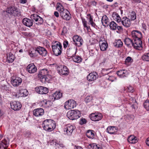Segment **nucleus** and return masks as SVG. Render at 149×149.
Wrapping results in <instances>:
<instances>
[{
	"label": "nucleus",
	"instance_id": "39448f33",
	"mask_svg": "<svg viewBox=\"0 0 149 149\" xmlns=\"http://www.w3.org/2000/svg\"><path fill=\"white\" fill-rule=\"evenodd\" d=\"M80 112L78 110H71L67 113V117L70 120L77 119L80 117Z\"/></svg>",
	"mask_w": 149,
	"mask_h": 149
},
{
	"label": "nucleus",
	"instance_id": "1a4fd4ad",
	"mask_svg": "<svg viewBox=\"0 0 149 149\" xmlns=\"http://www.w3.org/2000/svg\"><path fill=\"white\" fill-rule=\"evenodd\" d=\"M89 117L92 120L97 121L101 120L103 117V116L101 113L97 112L91 113Z\"/></svg>",
	"mask_w": 149,
	"mask_h": 149
},
{
	"label": "nucleus",
	"instance_id": "412c9836",
	"mask_svg": "<svg viewBox=\"0 0 149 149\" xmlns=\"http://www.w3.org/2000/svg\"><path fill=\"white\" fill-rule=\"evenodd\" d=\"M77 48H73L68 49L66 52L68 56L72 57L76 54L77 52Z\"/></svg>",
	"mask_w": 149,
	"mask_h": 149
},
{
	"label": "nucleus",
	"instance_id": "6e6d98bb",
	"mask_svg": "<svg viewBox=\"0 0 149 149\" xmlns=\"http://www.w3.org/2000/svg\"><path fill=\"white\" fill-rule=\"evenodd\" d=\"M131 58L130 56L127 57L125 60V63H129L131 62Z\"/></svg>",
	"mask_w": 149,
	"mask_h": 149
},
{
	"label": "nucleus",
	"instance_id": "49530a36",
	"mask_svg": "<svg viewBox=\"0 0 149 149\" xmlns=\"http://www.w3.org/2000/svg\"><path fill=\"white\" fill-rule=\"evenodd\" d=\"M145 108L147 111H149V100H146L143 104Z\"/></svg>",
	"mask_w": 149,
	"mask_h": 149
},
{
	"label": "nucleus",
	"instance_id": "4468645a",
	"mask_svg": "<svg viewBox=\"0 0 149 149\" xmlns=\"http://www.w3.org/2000/svg\"><path fill=\"white\" fill-rule=\"evenodd\" d=\"M141 38H134V42H133V47L136 49H139L141 47L142 42L141 39Z\"/></svg>",
	"mask_w": 149,
	"mask_h": 149
},
{
	"label": "nucleus",
	"instance_id": "37998d69",
	"mask_svg": "<svg viewBox=\"0 0 149 149\" xmlns=\"http://www.w3.org/2000/svg\"><path fill=\"white\" fill-rule=\"evenodd\" d=\"M117 24L114 21H112L110 22L109 26L110 29L113 30H115L117 29Z\"/></svg>",
	"mask_w": 149,
	"mask_h": 149
},
{
	"label": "nucleus",
	"instance_id": "5701e85b",
	"mask_svg": "<svg viewBox=\"0 0 149 149\" xmlns=\"http://www.w3.org/2000/svg\"><path fill=\"white\" fill-rule=\"evenodd\" d=\"M37 47L30 49L29 52V54L31 57H35L38 54Z\"/></svg>",
	"mask_w": 149,
	"mask_h": 149
},
{
	"label": "nucleus",
	"instance_id": "bf43d9fd",
	"mask_svg": "<svg viewBox=\"0 0 149 149\" xmlns=\"http://www.w3.org/2000/svg\"><path fill=\"white\" fill-rule=\"evenodd\" d=\"M117 27V29L118 31H122L123 30V29L121 26H118V25H117V27Z\"/></svg>",
	"mask_w": 149,
	"mask_h": 149
},
{
	"label": "nucleus",
	"instance_id": "393cba45",
	"mask_svg": "<svg viewBox=\"0 0 149 149\" xmlns=\"http://www.w3.org/2000/svg\"><path fill=\"white\" fill-rule=\"evenodd\" d=\"M33 113L36 116H41L43 115L44 111L42 108H38L34 109L33 111Z\"/></svg>",
	"mask_w": 149,
	"mask_h": 149
},
{
	"label": "nucleus",
	"instance_id": "a878e982",
	"mask_svg": "<svg viewBox=\"0 0 149 149\" xmlns=\"http://www.w3.org/2000/svg\"><path fill=\"white\" fill-rule=\"evenodd\" d=\"M127 71L125 69L118 70L117 72V75L121 78L126 77L127 75Z\"/></svg>",
	"mask_w": 149,
	"mask_h": 149
},
{
	"label": "nucleus",
	"instance_id": "f704fd0d",
	"mask_svg": "<svg viewBox=\"0 0 149 149\" xmlns=\"http://www.w3.org/2000/svg\"><path fill=\"white\" fill-rule=\"evenodd\" d=\"M86 135L89 138L93 139L94 137V132L93 130H88L86 133Z\"/></svg>",
	"mask_w": 149,
	"mask_h": 149
},
{
	"label": "nucleus",
	"instance_id": "f03ea898",
	"mask_svg": "<svg viewBox=\"0 0 149 149\" xmlns=\"http://www.w3.org/2000/svg\"><path fill=\"white\" fill-rule=\"evenodd\" d=\"M52 47L54 55L56 56L61 55L62 52V47L60 42H55L52 43Z\"/></svg>",
	"mask_w": 149,
	"mask_h": 149
},
{
	"label": "nucleus",
	"instance_id": "e433bc0d",
	"mask_svg": "<svg viewBox=\"0 0 149 149\" xmlns=\"http://www.w3.org/2000/svg\"><path fill=\"white\" fill-rule=\"evenodd\" d=\"M15 57L11 53H9L7 56V60L9 63H12L14 61Z\"/></svg>",
	"mask_w": 149,
	"mask_h": 149
},
{
	"label": "nucleus",
	"instance_id": "338daca9",
	"mask_svg": "<svg viewBox=\"0 0 149 149\" xmlns=\"http://www.w3.org/2000/svg\"><path fill=\"white\" fill-rule=\"evenodd\" d=\"M26 0H21V2L23 3H26Z\"/></svg>",
	"mask_w": 149,
	"mask_h": 149
},
{
	"label": "nucleus",
	"instance_id": "0eeeda50",
	"mask_svg": "<svg viewBox=\"0 0 149 149\" xmlns=\"http://www.w3.org/2000/svg\"><path fill=\"white\" fill-rule=\"evenodd\" d=\"M73 44L78 47L82 45L84 41L82 38L78 35H74L72 38Z\"/></svg>",
	"mask_w": 149,
	"mask_h": 149
},
{
	"label": "nucleus",
	"instance_id": "c85d7f7f",
	"mask_svg": "<svg viewBox=\"0 0 149 149\" xmlns=\"http://www.w3.org/2000/svg\"><path fill=\"white\" fill-rule=\"evenodd\" d=\"M131 35L134 38H141L142 35L141 33L137 31H133L132 32Z\"/></svg>",
	"mask_w": 149,
	"mask_h": 149
},
{
	"label": "nucleus",
	"instance_id": "aec40b11",
	"mask_svg": "<svg viewBox=\"0 0 149 149\" xmlns=\"http://www.w3.org/2000/svg\"><path fill=\"white\" fill-rule=\"evenodd\" d=\"M121 23L122 24L126 27H130L131 25L130 19L126 17H123L122 18Z\"/></svg>",
	"mask_w": 149,
	"mask_h": 149
},
{
	"label": "nucleus",
	"instance_id": "72a5a7b5",
	"mask_svg": "<svg viewBox=\"0 0 149 149\" xmlns=\"http://www.w3.org/2000/svg\"><path fill=\"white\" fill-rule=\"evenodd\" d=\"M102 22L103 26H106L108 25L109 24V19L107 16L105 15H104L102 17Z\"/></svg>",
	"mask_w": 149,
	"mask_h": 149
},
{
	"label": "nucleus",
	"instance_id": "774afa93",
	"mask_svg": "<svg viewBox=\"0 0 149 149\" xmlns=\"http://www.w3.org/2000/svg\"><path fill=\"white\" fill-rule=\"evenodd\" d=\"M27 34H28V36L30 37L32 35V34L31 33H27Z\"/></svg>",
	"mask_w": 149,
	"mask_h": 149
},
{
	"label": "nucleus",
	"instance_id": "3c124183",
	"mask_svg": "<svg viewBox=\"0 0 149 149\" xmlns=\"http://www.w3.org/2000/svg\"><path fill=\"white\" fill-rule=\"evenodd\" d=\"M127 90L128 92H130L132 93L134 92V90L132 86H128L127 87Z\"/></svg>",
	"mask_w": 149,
	"mask_h": 149
},
{
	"label": "nucleus",
	"instance_id": "473e14b6",
	"mask_svg": "<svg viewBox=\"0 0 149 149\" xmlns=\"http://www.w3.org/2000/svg\"><path fill=\"white\" fill-rule=\"evenodd\" d=\"M107 130L108 133L112 134H113L117 131L116 128L114 126H109L108 127L107 129Z\"/></svg>",
	"mask_w": 149,
	"mask_h": 149
},
{
	"label": "nucleus",
	"instance_id": "ddd939ff",
	"mask_svg": "<svg viewBox=\"0 0 149 149\" xmlns=\"http://www.w3.org/2000/svg\"><path fill=\"white\" fill-rule=\"evenodd\" d=\"M31 18L32 20H35L36 22H37L36 23L37 24H41L43 22V19L37 14H32L31 16Z\"/></svg>",
	"mask_w": 149,
	"mask_h": 149
},
{
	"label": "nucleus",
	"instance_id": "7c9ffc66",
	"mask_svg": "<svg viewBox=\"0 0 149 149\" xmlns=\"http://www.w3.org/2000/svg\"><path fill=\"white\" fill-rule=\"evenodd\" d=\"M42 105L44 107L47 108L52 105V103L49 100L47 101L46 100H43L41 102Z\"/></svg>",
	"mask_w": 149,
	"mask_h": 149
},
{
	"label": "nucleus",
	"instance_id": "f3484780",
	"mask_svg": "<svg viewBox=\"0 0 149 149\" xmlns=\"http://www.w3.org/2000/svg\"><path fill=\"white\" fill-rule=\"evenodd\" d=\"M99 44L101 51H104L106 50L108 47V44L105 40L100 39Z\"/></svg>",
	"mask_w": 149,
	"mask_h": 149
},
{
	"label": "nucleus",
	"instance_id": "69168bd1",
	"mask_svg": "<svg viewBox=\"0 0 149 149\" xmlns=\"http://www.w3.org/2000/svg\"><path fill=\"white\" fill-rule=\"evenodd\" d=\"M133 2L134 3H140L141 2V0H133Z\"/></svg>",
	"mask_w": 149,
	"mask_h": 149
},
{
	"label": "nucleus",
	"instance_id": "0e129e2a",
	"mask_svg": "<svg viewBox=\"0 0 149 149\" xmlns=\"http://www.w3.org/2000/svg\"><path fill=\"white\" fill-rule=\"evenodd\" d=\"M74 149H83L81 147L75 146Z\"/></svg>",
	"mask_w": 149,
	"mask_h": 149
},
{
	"label": "nucleus",
	"instance_id": "e2e57ef3",
	"mask_svg": "<svg viewBox=\"0 0 149 149\" xmlns=\"http://www.w3.org/2000/svg\"><path fill=\"white\" fill-rule=\"evenodd\" d=\"M146 143L147 146H149V138H148L146 139Z\"/></svg>",
	"mask_w": 149,
	"mask_h": 149
},
{
	"label": "nucleus",
	"instance_id": "9b49d317",
	"mask_svg": "<svg viewBox=\"0 0 149 149\" xmlns=\"http://www.w3.org/2000/svg\"><path fill=\"white\" fill-rule=\"evenodd\" d=\"M35 90L36 92L41 94H46L48 92V89L42 86L37 87Z\"/></svg>",
	"mask_w": 149,
	"mask_h": 149
},
{
	"label": "nucleus",
	"instance_id": "9d476101",
	"mask_svg": "<svg viewBox=\"0 0 149 149\" xmlns=\"http://www.w3.org/2000/svg\"><path fill=\"white\" fill-rule=\"evenodd\" d=\"M11 82L13 86H18L21 84L22 80L19 77H12L11 79Z\"/></svg>",
	"mask_w": 149,
	"mask_h": 149
},
{
	"label": "nucleus",
	"instance_id": "f257e3e1",
	"mask_svg": "<svg viewBox=\"0 0 149 149\" xmlns=\"http://www.w3.org/2000/svg\"><path fill=\"white\" fill-rule=\"evenodd\" d=\"M44 129L48 132H51L56 127L55 122L51 119H47L44 120L43 123Z\"/></svg>",
	"mask_w": 149,
	"mask_h": 149
},
{
	"label": "nucleus",
	"instance_id": "2f4dec72",
	"mask_svg": "<svg viewBox=\"0 0 149 149\" xmlns=\"http://www.w3.org/2000/svg\"><path fill=\"white\" fill-rule=\"evenodd\" d=\"M54 100H58L61 98L62 96V94L60 91H56L52 95Z\"/></svg>",
	"mask_w": 149,
	"mask_h": 149
},
{
	"label": "nucleus",
	"instance_id": "603ef678",
	"mask_svg": "<svg viewBox=\"0 0 149 149\" xmlns=\"http://www.w3.org/2000/svg\"><path fill=\"white\" fill-rule=\"evenodd\" d=\"M86 120L84 118L81 119L80 122V124L81 125H83L86 123Z\"/></svg>",
	"mask_w": 149,
	"mask_h": 149
},
{
	"label": "nucleus",
	"instance_id": "864d4df0",
	"mask_svg": "<svg viewBox=\"0 0 149 149\" xmlns=\"http://www.w3.org/2000/svg\"><path fill=\"white\" fill-rule=\"evenodd\" d=\"M63 47L64 48H66L68 45V42L66 40L64 41L63 43Z\"/></svg>",
	"mask_w": 149,
	"mask_h": 149
},
{
	"label": "nucleus",
	"instance_id": "79ce46f5",
	"mask_svg": "<svg viewBox=\"0 0 149 149\" xmlns=\"http://www.w3.org/2000/svg\"><path fill=\"white\" fill-rule=\"evenodd\" d=\"M136 15L135 12L132 11L128 17L131 19V21H134L136 19Z\"/></svg>",
	"mask_w": 149,
	"mask_h": 149
},
{
	"label": "nucleus",
	"instance_id": "2eb2a0df",
	"mask_svg": "<svg viewBox=\"0 0 149 149\" xmlns=\"http://www.w3.org/2000/svg\"><path fill=\"white\" fill-rule=\"evenodd\" d=\"M98 77L97 74L95 72L89 73L87 77V80L89 81H93L96 80Z\"/></svg>",
	"mask_w": 149,
	"mask_h": 149
},
{
	"label": "nucleus",
	"instance_id": "4c0bfd02",
	"mask_svg": "<svg viewBox=\"0 0 149 149\" xmlns=\"http://www.w3.org/2000/svg\"><path fill=\"white\" fill-rule=\"evenodd\" d=\"M90 149H102L100 145H97L95 143H93L89 145Z\"/></svg>",
	"mask_w": 149,
	"mask_h": 149
},
{
	"label": "nucleus",
	"instance_id": "052dcab7",
	"mask_svg": "<svg viewBox=\"0 0 149 149\" xmlns=\"http://www.w3.org/2000/svg\"><path fill=\"white\" fill-rule=\"evenodd\" d=\"M54 15L57 17H58L59 16V13L57 11H55L54 12Z\"/></svg>",
	"mask_w": 149,
	"mask_h": 149
},
{
	"label": "nucleus",
	"instance_id": "58836bf2",
	"mask_svg": "<svg viewBox=\"0 0 149 149\" xmlns=\"http://www.w3.org/2000/svg\"><path fill=\"white\" fill-rule=\"evenodd\" d=\"M19 91V95L21 97L26 96L28 94L27 91L25 89H22Z\"/></svg>",
	"mask_w": 149,
	"mask_h": 149
},
{
	"label": "nucleus",
	"instance_id": "8fccbe9b",
	"mask_svg": "<svg viewBox=\"0 0 149 149\" xmlns=\"http://www.w3.org/2000/svg\"><path fill=\"white\" fill-rule=\"evenodd\" d=\"M7 141L5 139L2 140L1 141V145L2 146H3V148H4V147L5 146L6 147V146H7Z\"/></svg>",
	"mask_w": 149,
	"mask_h": 149
},
{
	"label": "nucleus",
	"instance_id": "c03bdc74",
	"mask_svg": "<svg viewBox=\"0 0 149 149\" xmlns=\"http://www.w3.org/2000/svg\"><path fill=\"white\" fill-rule=\"evenodd\" d=\"M142 59L144 61H149V52L144 54L142 56Z\"/></svg>",
	"mask_w": 149,
	"mask_h": 149
},
{
	"label": "nucleus",
	"instance_id": "6e6552de",
	"mask_svg": "<svg viewBox=\"0 0 149 149\" xmlns=\"http://www.w3.org/2000/svg\"><path fill=\"white\" fill-rule=\"evenodd\" d=\"M76 106L75 101L73 100H70L65 102L64 107L65 109L68 110L73 109Z\"/></svg>",
	"mask_w": 149,
	"mask_h": 149
},
{
	"label": "nucleus",
	"instance_id": "dca6fc26",
	"mask_svg": "<svg viewBox=\"0 0 149 149\" xmlns=\"http://www.w3.org/2000/svg\"><path fill=\"white\" fill-rule=\"evenodd\" d=\"M74 128V127L73 126L68 124L65 126L64 130V132H66V134L68 135H70Z\"/></svg>",
	"mask_w": 149,
	"mask_h": 149
},
{
	"label": "nucleus",
	"instance_id": "4d7b16f0",
	"mask_svg": "<svg viewBox=\"0 0 149 149\" xmlns=\"http://www.w3.org/2000/svg\"><path fill=\"white\" fill-rule=\"evenodd\" d=\"M82 22L84 25V27L88 28L87 25V22L85 20V19L82 20Z\"/></svg>",
	"mask_w": 149,
	"mask_h": 149
},
{
	"label": "nucleus",
	"instance_id": "de8ad7c7",
	"mask_svg": "<svg viewBox=\"0 0 149 149\" xmlns=\"http://www.w3.org/2000/svg\"><path fill=\"white\" fill-rule=\"evenodd\" d=\"M93 100V97L91 95L87 96L85 98V101L86 103L90 102Z\"/></svg>",
	"mask_w": 149,
	"mask_h": 149
},
{
	"label": "nucleus",
	"instance_id": "cd10ccee",
	"mask_svg": "<svg viewBox=\"0 0 149 149\" xmlns=\"http://www.w3.org/2000/svg\"><path fill=\"white\" fill-rule=\"evenodd\" d=\"M124 42L125 45L129 47H133V41L132 40L128 38H126L124 40Z\"/></svg>",
	"mask_w": 149,
	"mask_h": 149
},
{
	"label": "nucleus",
	"instance_id": "ea45409f",
	"mask_svg": "<svg viewBox=\"0 0 149 149\" xmlns=\"http://www.w3.org/2000/svg\"><path fill=\"white\" fill-rule=\"evenodd\" d=\"M73 61L75 63H79L81 61L82 58L79 56L74 55L72 57Z\"/></svg>",
	"mask_w": 149,
	"mask_h": 149
},
{
	"label": "nucleus",
	"instance_id": "680f3d73",
	"mask_svg": "<svg viewBox=\"0 0 149 149\" xmlns=\"http://www.w3.org/2000/svg\"><path fill=\"white\" fill-rule=\"evenodd\" d=\"M134 101V99L132 97H131L130 98L129 102L131 103H132Z\"/></svg>",
	"mask_w": 149,
	"mask_h": 149
},
{
	"label": "nucleus",
	"instance_id": "c9c22d12",
	"mask_svg": "<svg viewBox=\"0 0 149 149\" xmlns=\"http://www.w3.org/2000/svg\"><path fill=\"white\" fill-rule=\"evenodd\" d=\"M114 46L117 47H121L123 45V43L120 39L116 40L114 43Z\"/></svg>",
	"mask_w": 149,
	"mask_h": 149
},
{
	"label": "nucleus",
	"instance_id": "09e8293b",
	"mask_svg": "<svg viewBox=\"0 0 149 149\" xmlns=\"http://www.w3.org/2000/svg\"><path fill=\"white\" fill-rule=\"evenodd\" d=\"M110 69V68H108L107 69L105 68L103 69L101 71V73L103 75L107 74H108L109 73V72H108V71H109Z\"/></svg>",
	"mask_w": 149,
	"mask_h": 149
},
{
	"label": "nucleus",
	"instance_id": "a19ab883",
	"mask_svg": "<svg viewBox=\"0 0 149 149\" xmlns=\"http://www.w3.org/2000/svg\"><path fill=\"white\" fill-rule=\"evenodd\" d=\"M112 16L114 19L118 22H120L121 20L120 16L117 13H113L112 15Z\"/></svg>",
	"mask_w": 149,
	"mask_h": 149
},
{
	"label": "nucleus",
	"instance_id": "5fc2aeb1",
	"mask_svg": "<svg viewBox=\"0 0 149 149\" xmlns=\"http://www.w3.org/2000/svg\"><path fill=\"white\" fill-rule=\"evenodd\" d=\"M108 79L111 81H113L116 79L113 76H110L107 78Z\"/></svg>",
	"mask_w": 149,
	"mask_h": 149
},
{
	"label": "nucleus",
	"instance_id": "a18cd8bd",
	"mask_svg": "<svg viewBox=\"0 0 149 149\" xmlns=\"http://www.w3.org/2000/svg\"><path fill=\"white\" fill-rule=\"evenodd\" d=\"M88 17L89 18V22L90 23L92 26L95 27V26H97L93 22V17L90 14L87 15Z\"/></svg>",
	"mask_w": 149,
	"mask_h": 149
},
{
	"label": "nucleus",
	"instance_id": "a211bd4d",
	"mask_svg": "<svg viewBox=\"0 0 149 149\" xmlns=\"http://www.w3.org/2000/svg\"><path fill=\"white\" fill-rule=\"evenodd\" d=\"M26 70L29 73L32 74L37 71V68L33 63H31L27 66Z\"/></svg>",
	"mask_w": 149,
	"mask_h": 149
},
{
	"label": "nucleus",
	"instance_id": "4be33fe9",
	"mask_svg": "<svg viewBox=\"0 0 149 149\" xmlns=\"http://www.w3.org/2000/svg\"><path fill=\"white\" fill-rule=\"evenodd\" d=\"M38 54H39L42 56H45L47 54V52L44 48L39 46L37 47Z\"/></svg>",
	"mask_w": 149,
	"mask_h": 149
},
{
	"label": "nucleus",
	"instance_id": "423d86ee",
	"mask_svg": "<svg viewBox=\"0 0 149 149\" xmlns=\"http://www.w3.org/2000/svg\"><path fill=\"white\" fill-rule=\"evenodd\" d=\"M56 67L58 73L62 75H66L68 74L69 73V70L67 67L65 66H58L56 64H54L52 65Z\"/></svg>",
	"mask_w": 149,
	"mask_h": 149
},
{
	"label": "nucleus",
	"instance_id": "6ab92c4d",
	"mask_svg": "<svg viewBox=\"0 0 149 149\" xmlns=\"http://www.w3.org/2000/svg\"><path fill=\"white\" fill-rule=\"evenodd\" d=\"M56 9L59 12L61 16L67 10V9L64 8L62 4L59 3H57Z\"/></svg>",
	"mask_w": 149,
	"mask_h": 149
},
{
	"label": "nucleus",
	"instance_id": "7ed1b4c3",
	"mask_svg": "<svg viewBox=\"0 0 149 149\" xmlns=\"http://www.w3.org/2000/svg\"><path fill=\"white\" fill-rule=\"evenodd\" d=\"M6 12L11 15L14 16H19L21 15V12L19 9L16 7L10 6L8 7Z\"/></svg>",
	"mask_w": 149,
	"mask_h": 149
},
{
	"label": "nucleus",
	"instance_id": "bb28decb",
	"mask_svg": "<svg viewBox=\"0 0 149 149\" xmlns=\"http://www.w3.org/2000/svg\"><path fill=\"white\" fill-rule=\"evenodd\" d=\"M128 141L131 143L134 144L136 143L138 141L136 137L134 135H130L128 137Z\"/></svg>",
	"mask_w": 149,
	"mask_h": 149
},
{
	"label": "nucleus",
	"instance_id": "13d9d810",
	"mask_svg": "<svg viewBox=\"0 0 149 149\" xmlns=\"http://www.w3.org/2000/svg\"><path fill=\"white\" fill-rule=\"evenodd\" d=\"M25 135L26 137H30L31 135V133L30 132L28 131L26 132Z\"/></svg>",
	"mask_w": 149,
	"mask_h": 149
},
{
	"label": "nucleus",
	"instance_id": "c756f323",
	"mask_svg": "<svg viewBox=\"0 0 149 149\" xmlns=\"http://www.w3.org/2000/svg\"><path fill=\"white\" fill-rule=\"evenodd\" d=\"M70 15L69 12L67 10L61 17L64 19L69 20L70 19Z\"/></svg>",
	"mask_w": 149,
	"mask_h": 149
},
{
	"label": "nucleus",
	"instance_id": "b1692460",
	"mask_svg": "<svg viewBox=\"0 0 149 149\" xmlns=\"http://www.w3.org/2000/svg\"><path fill=\"white\" fill-rule=\"evenodd\" d=\"M22 23L25 26L30 27L33 24V21L27 18H24L22 20Z\"/></svg>",
	"mask_w": 149,
	"mask_h": 149
},
{
	"label": "nucleus",
	"instance_id": "20e7f679",
	"mask_svg": "<svg viewBox=\"0 0 149 149\" xmlns=\"http://www.w3.org/2000/svg\"><path fill=\"white\" fill-rule=\"evenodd\" d=\"M38 77L42 81L44 82L47 81V77L49 76L48 71L47 69H44L40 70L38 74Z\"/></svg>",
	"mask_w": 149,
	"mask_h": 149
},
{
	"label": "nucleus",
	"instance_id": "f8f14e48",
	"mask_svg": "<svg viewBox=\"0 0 149 149\" xmlns=\"http://www.w3.org/2000/svg\"><path fill=\"white\" fill-rule=\"evenodd\" d=\"M11 108L15 111H18L21 108V104L18 101H13L10 102Z\"/></svg>",
	"mask_w": 149,
	"mask_h": 149
}]
</instances>
